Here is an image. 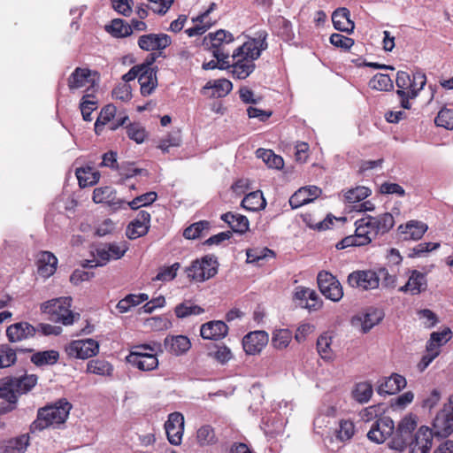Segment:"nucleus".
<instances>
[{"label": "nucleus", "instance_id": "nucleus-1", "mask_svg": "<svg viewBox=\"0 0 453 453\" xmlns=\"http://www.w3.org/2000/svg\"><path fill=\"white\" fill-rule=\"evenodd\" d=\"M267 36L265 30H259L254 38H250L234 50L232 58L235 62L231 65L234 77L243 80L254 72L256 68L254 61L259 58L262 51L268 48Z\"/></svg>", "mask_w": 453, "mask_h": 453}, {"label": "nucleus", "instance_id": "nucleus-2", "mask_svg": "<svg viewBox=\"0 0 453 453\" xmlns=\"http://www.w3.org/2000/svg\"><path fill=\"white\" fill-rule=\"evenodd\" d=\"M71 409L72 404L65 399H60L54 404L38 409L36 419L30 425V433L41 432L50 426L64 424Z\"/></svg>", "mask_w": 453, "mask_h": 453}, {"label": "nucleus", "instance_id": "nucleus-3", "mask_svg": "<svg viewBox=\"0 0 453 453\" xmlns=\"http://www.w3.org/2000/svg\"><path fill=\"white\" fill-rule=\"evenodd\" d=\"M71 302V297H60L49 300L41 304V311L48 314L51 321L60 322L65 326H69L80 319L79 313H74L70 310Z\"/></svg>", "mask_w": 453, "mask_h": 453}, {"label": "nucleus", "instance_id": "nucleus-4", "mask_svg": "<svg viewBox=\"0 0 453 453\" xmlns=\"http://www.w3.org/2000/svg\"><path fill=\"white\" fill-rule=\"evenodd\" d=\"M417 427V418L411 414L405 416L398 423L388 442L390 449L403 451L411 443L413 432Z\"/></svg>", "mask_w": 453, "mask_h": 453}, {"label": "nucleus", "instance_id": "nucleus-5", "mask_svg": "<svg viewBox=\"0 0 453 453\" xmlns=\"http://www.w3.org/2000/svg\"><path fill=\"white\" fill-rule=\"evenodd\" d=\"M218 265L214 256H204L200 260L193 261L185 272L188 278L202 282L212 278L218 273Z\"/></svg>", "mask_w": 453, "mask_h": 453}, {"label": "nucleus", "instance_id": "nucleus-6", "mask_svg": "<svg viewBox=\"0 0 453 453\" xmlns=\"http://www.w3.org/2000/svg\"><path fill=\"white\" fill-rule=\"evenodd\" d=\"M347 282L362 291L372 290L380 286V274L374 270H357L349 274Z\"/></svg>", "mask_w": 453, "mask_h": 453}, {"label": "nucleus", "instance_id": "nucleus-7", "mask_svg": "<svg viewBox=\"0 0 453 453\" xmlns=\"http://www.w3.org/2000/svg\"><path fill=\"white\" fill-rule=\"evenodd\" d=\"M317 281L321 294L326 298L333 302H338L342 298V287L331 273L326 271L319 273Z\"/></svg>", "mask_w": 453, "mask_h": 453}, {"label": "nucleus", "instance_id": "nucleus-8", "mask_svg": "<svg viewBox=\"0 0 453 453\" xmlns=\"http://www.w3.org/2000/svg\"><path fill=\"white\" fill-rule=\"evenodd\" d=\"M71 357L87 359L96 356L99 351V343L94 339L73 341L65 348Z\"/></svg>", "mask_w": 453, "mask_h": 453}, {"label": "nucleus", "instance_id": "nucleus-9", "mask_svg": "<svg viewBox=\"0 0 453 453\" xmlns=\"http://www.w3.org/2000/svg\"><path fill=\"white\" fill-rule=\"evenodd\" d=\"M395 429L394 421L389 417H380L372 426L367 433V438L378 444L384 442L387 438L392 436Z\"/></svg>", "mask_w": 453, "mask_h": 453}, {"label": "nucleus", "instance_id": "nucleus-10", "mask_svg": "<svg viewBox=\"0 0 453 453\" xmlns=\"http://www.w3.org/2000/svg\"><path fill=\"white\" fill-rule=\"evenodd\" d=\"M384 318V312L377 308L370 307L365 312L354 316L351 319L353 326H360L364 334L368 333Z\"/></svg>", "mask_w": 453, "mask_h": 453}, {"label": "nucleus", "instance_id": "nucleus-11", "mask_svg": "<svg viewBox=\"0 0 453 453\" xmlns=\"http://www.w3.org/2000/svg\"><path fill=\"white\" fill-rule=\"evenodd\" d=\"M165 429L168 441L171 444H180L184 431L183 415L180 412H173L169 414L168 419L165 424Z\"/></svg>", "mask_w": 453, "mask_h": 453}, {"label": "nucleus", "instance_id": "nucleus-12", "mask_svg": "<svg viewBox=\"0 0 453 453\" xmlns=\"http://www.w3.org/2000/svg\"><path fill=\"white\" fill-rule=\"evenodd\" d=\"M433 437L432 429L427 426H421L412 436L411 443L409 445L410 453H429L433 444Z\"/></svg>", "mask_w": 453, "mask_h": 453}, {"label": "nucleus", "instance_id": "nucleus-13", "mask_svg": "<svg viewBox=\"0 0 453 453\" xmlns=\"http://www.w3.org/2000/svg\"><path fill=\"white\" fill-rule=\"evenodd\" d=\"M150 226V214L146 211H140L134 219L127 226L126 234L131 240L144 236Z\"/></svg>", "mask_w": 453, "mask_h": 453}, {"label": "nucleus", "instance_id": "nucleus-14", "mask_svg": "<svg viewBox=\"0 0 453 453\" xmlns=\"http://www.w3.org/2000/svg\"><path fill=\"white\" fill-rule=\"evenodd\" d=\"M269 341L265 331H254L247 334L242 339V347L248 355H256L266 346Z\"/></svg>", "mask_w": 453, "mask_h": 453}, {"label": "nucleus", "instance_id": "nucleus-15", "mask_svg": "<svg viewBox=\"0 0 453 453\" xmlns=\"http://www.w3.org/2000/svg\"><path fill=\"white\" fill-rule=\"evenodd\" d=\"M172 43L171 37L166 34H148L139 37V47L146 51L162 50Z\"/></svg>", "mask_w": 453, "mask_h": 453}, {"label": "nucleus", "instance_id": "nucleus-16", "mask_svg": "<svg viewBox=\"0 0 453 453\" xmlns=\"http://www.w3.org/2000/svg\"><path fill=\"white\" fill-rule=\"evenodd\" d=\"M36 327L28 322L21 321L14 323L6 328V336L10 342H19L35 336Z\"/></svg>", "mask_w": 453, "mask_h": 453}, {"label": "nucleus", "instance_id": "nucleus-17", "mask_svg": "<svg viewBox=\"0 0 453 453\" xmlns=\"http://www.w3.org/2000/svg\"><path fill=\"white\" fill-rule=\"evenodd\" d=\"M407 282L399 288L400 292L410 293L412 296L419 295L427 288V280L426 273L418 270H411Z\"/></svg>", "mask_w": 453, "mask_h": 453}, {"label": "nucleus", "instance_id": "nucleus-18", "mask_svg": "<svg viewBox=\"0 0 453 453\" xmlns=\"http://www.w3.org/2000/svg\"><path fill=\"white\" fill-rule=\"evenodd\" d=\"M434 435L447 437L453 432V412H449L446 408L435 416L433 422Z\"/></svg>", "mask_w": 453, "mask_h": 453}, {"label": "nucleus", "instance_id": "nucleus-19", "mask_svg": "<svg viewBox=\"0 0 453 453\" xmlns=\"http://www.w3.org/2000/svg\"><path fill=\"white\" fill-rule=\"evenodd\" d=\"M163 347L168 353L179 357L189 350L191 342L185 335H167L164 340Z\"/></svg>", "mask_w": 453, "mask_h": 453}, {"label": "nucleus", "instance_id": "nucleus-20", "mask_svg": "<svg viewBox=\"0 0 453 453\" xmlns=\"http://www.w3.org/2000/svg\"><path fill=\"white\" fill-rule=\"evenodd\" d=\"M321 193L322 190L316 186L303 187L291 196L289 204L292 209H297L303 204L312 202Z\"/></svg>", "mask_w": 453, "mask_h": 453}, {"label": "nucleus", "instance_id": "nucleus-21", "mask_svg": "<svg viewBox=\"0 0 453 453\" xmlns=\"http://www.w3.org/2000/svg\"><path fill=\"white\" fill-rule=\"evenodd\" d=\"M370 220L371 219L365 216L355 222L356 231L355 234L351 236L355 239L357 246L366 245L376 238L372 229Z\"/></svg>", "mask_w": 453, "mask_h": 453}, {"label": "nucleus", "instance_id": "nucleus-22", "mask_svg": "<svg viewBox=\"0 0 453 453\" xmlns=\"http://www.w3.org/2000/svg\"><path fill=\"white\" fill-rule=\"evenodd\" d=\"M228 326L222 320H213L202 325L200 334L203 339L219 341L226 336Z\"/></svg>", "mask_w": 453, "mask_h": 453}, {"label": "nucleus", "instance_id": "nucleus-23", "mask_svg": "<svg viewBox=\"0 0 453 453\" xmlns=\"http://www.w3.org/2000/svg\"><path fill=\"white\" fill-rule=\"evenodd\" d=\"M127 361L142 371H152L158 366V360L152 353L130 352Z\"/></svg>", "mask_w": 453, "mask_h": 453}, {"label": "nucleus", "instance_id": "nucleus-24", "mask_svg": "<svg viewBox=\"0 0 453 453\" xmlns=\"http://www.w3.org/2000/svg\"><path fill=\"white\" fill-rule=\"evenodd\" d=\"M9 377H5L0 383V398L8 402L7 406L0 408V414L10 412L16 408L18 400L17 395L19 394L12 382L9 381Z\"/></svg>", "mask_w": 453, "mask_h": 453}, {"label": "nucleus", "instance_id": "nucleus-25", "mask_svg": "<svg viewBox=\"0 0 453 453\" xmlns=\"http://www.w3.org/2000/svg\"><path fill=\"white\" fill-rule=\"evenodd\" d=\"M233 88V84L226 79L208 81L202 88V93L209 97H224Z\"/></svg>", "mask_w": 453, "mask_h": 453}, {"label": "nucleus", "instance_id": "nucleus-26", "mask_svg": "<svg viewBox=\"0 0 453 453\" xmlns=\"http://www.w3.org/2000/svg\"><path fill=\"white\" fill-rule=\"evenodd\" d=\"M332 21L336 30L351 34L355 28V23L350 19V12L347 8L336 9L332 14Z\"/></svg>", "mask_w": 453, "mask_h": 453}, {"label": "nucleus", "instance_id": "nucleus-27", "mask_svg": "<svg viewBox=\"0 0 453 453\" xmlns=\"http://www.w3.org/2000/svg\"><path fill=\"white\" fill-rule=\"evenodd\" d=\"M371 219L370 223L374 235H383L390 231L395 225V219L391 213L386 212L377 217L367 216Z\"/></svg>", "mask_w": 453, "mask_h": 453}, {"label": "nucleus", "instance_id": "nucleus-28", "mask_svg": "<svg viewBox=\"0 0 453 453\" xmlns=\"http://www.w3.org/2000/svg\"><path fill=\"white\" fill-rule=\"evenodd\" d=\"M406 380L403 376L394 373L387 378L377 389L380 395H394L406 387Z\"/></svg>", "mask_w": 453, "mask_h": 453}, {"label": "nucleus", "instance_id": "nucleus-29", "mask_svg": "<svg viewBox=\"0 0 453 453\" xmlns=\"http://www.w3.org/2000/svg\"><path fill=\"white\" fill-rule=\"evenodd\" d=\"M58 258L50 251H42L38 258V273L49 278L57 270Z\"/></svg>", "mask_w": 453, "mask_h": 453}, {"label": "nucleus", "instance_id": "nucleus-30", "mask_svg": "<svg viewBox=\"0 0 453 453\" xmlns=\"http://www.w3.org/2000/svg\"><path fill=\"white\" fill-rule=\"evenodd\" d=\"M91 71L88 68L76 67L67 80L70 90L85 87L90 82Z\"/></svg>", "mask_w": 453, "mask_h": 453}, {"label": "nucleus", "instance_id": "nucleus-31", "mask_svg": "<svg viewBox=\"0 0 453 453\" xmlns=\"http://www.w3.org/2000/svg\"><path fill=\"white\" fill-rule=\"evenodd\" d=\"M241 205L247 211H257L265 208L266 201L263 193L257 190L246 195L242 199Z\"/></svg>", "mask_w": 453, "mask_h": 453}, {"label": "nucleus", "instance_id": "nucleus-32", "mask_svg": "<svg viewBox=\"0 0 453 453\" xmlns=\"http://www.w3.org/2000/svg\"><path fill=\"white\" fill-rule=\"evenodd\" d=\"M138 81L141 86V94L144 96H150L157 86L156 70L142 71Z\"/></svg>", "mask_w": 453, "mask_h": 453}, {"label": "nucleus", "instance_id": "nucleus-33", "mask_svg": "<svg viewBox=\"0 0 453 453\" xmlns=\"http://www.w3.org/2000/svg\"><path fill=\"white\" fill-rule=\"evenodd\" d=\"M19 395L29 392L37 383L38 377L35 374H24L19 377H9Z\"/></svg>", "mask_w": 453, "mask_h": 453}, {"label": "nucleus", "instance_id": "nucleus-34", "mask_svg": "<svg viewBox=\"0 0 453 453\" xmlns=\"http://www.w3.org/2000/svg\"><path fill=\"white\" fill-rule=\"evenodd\" d=\"M58 359L59 353L54 349L38 351L34 353L31 357V362L39 367L55 365Z\"/></svg>", "mask_w": 453, "mask_h": 453}, {"label": "nucleus", "instance_id": "nucleus-35", "mask_svg": "<svg viewBox=\"0 0 453 453\" xmlns=\"http://www.w3.org/2000/svg\"><path fill=\"white\" fill-rule=\"evenodd\" d=\"M398 229L401 230L403 234L408 235L405 239L419 240L426 232L427 226L420 221L411 220L404 226V230L403 226H400Z\"/></svg>", "mask_w": 453, "mask_h": 453}, {"label": "nucleus", "instance_id": "nucleus-36", "mask_svg": "<svg viewBox=\"0 0 453 453\" xmlns=\"http://www.w3.org/2000/svg\"><path fill=\"white\" fill-rule=\"evenodd\" d=\"M274 255V252L268 248H251L246 250V262L248 264L261 265L263 261L268 257H273Z\"/></svg>", "mask_w": 453, "mask_h": 453}, {"label": "nucleus", "instance_id": "nucleus-37", "mask_svg": "<svg viewBox=\"0 0 453 453\" xmlns=\"http://www.w3.org/2000/svg\"><path fill=\"white\" fill-rule=\"evenodd\" d=\"M105 29L112 36L123 38L132 34V27L121 19H114L110 25L105 26Z\"/></svg>", "mask_w": 453, "mask_h": 453}, {"label": "nucleus", "instance_id": "nucleus-38", "mask_svg": "<svg viewBox=\"0 0 453 453\" xmlns=\"http://www.w3.org/2000/svg\"><path fill=\"white\" fill-rule=\"evenodd\" d=\"M76 177L78 179L79 185L81 188H85L96 184L100 179V173L99 172H93V169L88 166L78 168L76 170Z\"/></svg>", "mask_w": 453, "mask_h": 453}, {"label": "nucleus", "instance_id": "nucleus-39", "mask_svg": "<svg viewBox=\"0 0 453 453\" xmlns=\"http://www.w3.org/2000/svg\"><path fill=\"white\" fill-rule=\"evenodd\" d=\"M117 109L113 104H107L102 108L95 123V132L100 134L104 127L109 123L116 115Z\"/></svg>", "mask_w": 453, "mask_h": 453}, {"label": "nucleus", "instance_id": "nucleus-40", "mask_svg": "<svg viewBox=\"0 0 453 453\" xmlns=\"http://www.w3.org/2000/svg\"><path fill=\"white\" fill-rule=\"evenodd\" d=\"M208 39L211 42L210 48L222 47L223 43H230L234 40V35L224 29H219L215 33H210L204 37V42Z\"/></svg>", "mask_w": 453, "mask_h": 453}, {"label": "nucleus", "instance_id": "nucleus-41", "mask_svg": "<svg viewBox=\"0 0 453 453\" xmlns=\"http://www.w3.org/2000/svg\"><path fill=\"white\" fill-rule=\"evenodd\" d=\"M97 101L95 99V96L92 94H85L80 103V109L82 114V118L85 121H90L91 113L96 110Z\"/></svg>", "mask_w": 453, "mask_h": 453}, {"label": "nucleus", "instance_id": "nucleus-42", "mask_svg": "<svg viewBox=\"0 0 453 453\" xmlns=\"http://www.w3.org/2000/svg\"><path fill=\"white\" fill-rule=\"evenodd\" d=\"M211 223L209 221L200 220L188 226L183 232V236L188 240L200 238L203 231H209Z\"/></svg>", "mask_w": 453, "mask_h": 453}, {"label": "nucleus", "instance_id": "nucleus-43", "mask_svg": "<svg viewBox=\"0 0 453 453\" xmlns=\"http://www.w3.org/2000/svg\"><path fill=\"white\" fill-rule=\"evenodd\" d=\"M257 154L271 168L281 169L284 166L283 158L271 150L259 149L257 150Z\"/></svg>", "mask_w": 453, "mask_h": 453}, {"label": "nucleus", "instance_id": "nucleus-44", "mask_svg": "<svg viewBox=\"0 0 453 453\" xmlns=\"http://www.w3.org/2000/svg\"><path fill=\"white\" fill-rule=\"evenodd\" d=\"M112 366L104 360L93 359L87 364V372L97 375H111L112 372Z\"/></svg>", "mask_w": 453, "mask_h": 453}, {"label": "nucleus", "instance_id": "nucleus-45", "mask_svg": "<svg viewBox=\"0 0 453 453\" xmlns=\"http://www.w3.org/2000/svg\"><path fill=\"white\" fill-rule=\"evenodd\" d=\"M28 445L29 434H22L8 441L5 448V453H24Z\"/></svg>", "mask_w": 453, "mask_h": 453}, {"label": "nucleus", "instance_id": "nucleus-46", "mask_svg": "<svg viewBox=\"0 0 453 453\" xmlns=\"http://www.w3.org/2000/svg\"><path fill=\"white\" fill-rule=\"evenodd\" d=\"M369 86L372 89L388 91L393 88V81L388 74L377 73L370 80Z\"/></svg>", "mask_w": 453, "mask_h": 453}, {"label": "nucleus", "instance_id": "nucleus-47", "mask_svg": "<svg viewBox=\"0 0 453 453\" xmlns=\"http://www.w3.org/2000/svg\"><path fill=\"white\" fill-rule=\"evenodd\" d=\"M17 360V350L8 344L0 346V368H7L15 364Z\"/></svg>", "mask_w": 453, "mask_h": 453}, {"label": "nucleus", "instance_id": "nucleus-48", "mask_svg": "<svg viewBox=\"0 0 453 453\" xmlns=\"http://www.w3.org/2000/svg\"><path fill=\"white\" fill-rule=\"evenodd\" d=\"M372 395V387L369 382H360L353 390V397L360 403H366Z\"/></svg>", "mask_w": 453, "mask_h": 453}, {"label": "nucleus", "instance_id": "nucleus-49", "mask_svg": "<svg viewBox=\"0 0 453 453\" xmlns=\"http://www.w3.org/2000/svg\"><path fill=\"white\" fill-rule=\"evenodd\" d=\"M175 314L179 319H184L191 315H200L204 310L196 304L181 303L175 307Z\"/></svg>", "mask_w": 453, "mask_h": 453}, {"label": "nucleus", "instance_id": "nucleus-50", "mask_svg": "<svg viewBox=\"0 0 453 453\" xmlns=\"http://www.w3.org/2000/svg\"><path fill=\"white\" fill-rule=\"evenodd\" d=\"M196 439L200 446L214 444L217 441L214 430L209 425L203 426L197 430Z\"/></svg>", "mask_w": 453, "mask_h": 453}, {"label": "nucleus", "instance_id": "nucleus-51", "mask_svg": "<svg viewBox=\"0 0 453 453\" xmlns=\"http://www.w3.org/2000/svg\"><path fill=\"white\" fill-rule=\"evenodd\" d=\"M371 195V190L364 186H358L354 188L349 189L344 196L345 200L349 203H358L363 201Z\"/></svg>", "mask_w": 453, "mask_h": 453}, {"label": "nucleus", "instance_id": "nucleus-52", "mask_svg": "<svg viewBox=\"0 0 453 453\" xmlns=\"http://www.w3.org/2000/svg\"><path fill=\"white\" fill-rule=\"evenodd\" d=\"M292 339V334L288 329H279L274 331L272 344L274 348L282 349L288 346Z\"/></svg>", "mask_w": 453, "mask_h": 453}, {"label": "nucleus", "instance_id": "nucleus-53", "mask_svg": "<svg viewBox=\"0 0 453 453\" xmlns=\"http://www.w3.org/2000/svg\"><path fill=\"white\" fill-rule=\"evenodd\" d=\"M355 434L354 423L349 419H342L336 431V437L341 441L350 440Z\"/></svg>", "mask_w": 453, "mask_h": 453}, {"label": "nucleus", "instance_id": "nucleus-54", "mask_svg": "<svg viewBox=\"0 0 453 453\" xmlns=\"http://www.w3.org/2000/svg\"><path fill=\"white\" fill-rule=\"evenodd\" d=\"M119 174L121 175L120 183H125V181L134 176L139 174L148 175V172L142 168L134 167V163H122L119 168Z\"/></svg>", "mask_w": 453, "mask_h": 453}, {"label": "nucleus", "instance_id": "nucleus-55", "mask_svg": "<svg viewBox=\"0 0 453 453\" xmlns=\"http://www.w3.org/2000/svg\"><path fill=\"white\" fill-rule=\"evenodd\" d=\"M295 297L297 300L307 301L305 307L308 309H316L318 304V295L315 291L310 288H302L295 293Z\"/></svg>", "mask_w": 453, "mask_h": 453}, {"label": "nucleus", "instance_id": "nucleus-56", "mask_svg": "<svg viewBox=\"0 0 453 453\" xmlns=\"http://www.w3.org/2000/svg\"><path fill=\"white\" fill-rule=\"evenodd\" d=\"M157 197V195L156 192H147L143 195L136 196L132 201L127 202V206H129L132 210H137L141 206H147L151 204L156 201Z\"/></svg>", "mask_w": 453, "mask_h": 453}, {"label": "nucleus", "instance_id": "nucleus-57", "mask_svg": "<svg viewBox=\"0 0 453 453\" xmlns=\"http://www.w3.org/2000/svg\"><path fill=\"white\" fill-rule=\"evenodd\" d=\"M181 142L180 133L179 130H173L168 135L162 139L157 146L163 152H168L170 147H179Z\"/></svg>", "mask_w": 453, "mask_h": 453}, {"label": "nucleus", "instance_id": "nucleus-58", "mask_svg": "<svg viewBox=\"0 0 453 453\" xmlns=\"http://www.w3.org/2000/svg\"><path fill=\"white\" fill-rule=\"evenodd\" d=\"M434 122L438 127L453 129V110L442 108L435 117Z\"/></svg>", "mask_w": 453, "mask_h": 453}, {"label": "nucleus", "instance_id": "nucleus-59", "mask_svg": "<svg viewBox=\"0 0 453 453\" xmlns=\"http://www.w3.org/2000/svg\"><path fill=\"white\" fill-rule=\"evenodd\" d=\"M127 134L129 139L137 143H142L146 137V131L139 123H130L127 126Z\"/></svg>", "mask_w": 453, "mask_h": 453}, {"label": "nucleus", "instance_id": "nucleus-60", "mask_svg": "<svg viewBox=\"0 0 453 453\" xmlns=\"http://www.w3.org/2000/svg\"><path fill=\"white\" fill-rule=\"evenodd\" d=\"M450 334L451 331L449 328H445L441 332H433L430 335L429 341L426 342V345L439 349L442 341L445 340V342H447L450 338Z\"/></svg>", "mask_w": 453, "mask_h": 453}, {"label": "nucleus", "instance_id": "nucleus-61", "mask_svg": "<svg viewBox=\"0 0 453 453\" xmlns=\"http://www.w3.org/2000/svg\"><path fill=\"white\" fill-rule=\"evenodd\" d=\"M331 339L326 335H320L317 340V349L323 359L331 358Z\"/></svg>", "mask_w": 453, "mask_h": 453}, {"label": "nucleus", "instance_id": "nucleus-62", "mask_svg": "<svg viewBox=\"0 0 453 453\" xmlns=\"http://www.w3.org/2000/svg\"><path fill=\"white\" fill-rule=\"evenodd\" d=\"M303 221L307 224V226L311 228L318 229V230H326L330 228V226L333 225V219L330 216H327L325 219L320 220L319 222H315L311 219V214H304L303 216Z\"/></svg>", "mask_w": 453, "mask_h": 453}, {"label": "nucleus", "instance_id": "nucleus-63", "mask_svg": "<svg viewBox=\"0 0 453 453\" xmlns=\"http://www.w3.org/2000/svg\"><path fill=\"white\" fill-rule=\"evenodd\" d=\"M329 40L334 46L345 50H349L354 45V40L352 38L347 37L341 34L335 33L331 35Z\"/></svg>", "mask_w": 453, "mask_h": 453}, {"label": "nucleus", "instance_id": "nucleus-64", "mask_svg": "<svg viewBox=\"0 0 453 453\" xmlns=\"http://www.w3.org/2000/svg\"><path fill=\"white\" fill-rule=\"evenodd\" d=\"M94 257L96 258L95 265H104L107 262L110 261L109 251L107 250V244L102 243L96 247L95 250L92 252Z\"/></svg>", "mask_w": 453, "mask_h": 453}]
</instances>
